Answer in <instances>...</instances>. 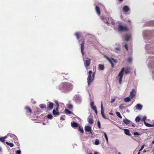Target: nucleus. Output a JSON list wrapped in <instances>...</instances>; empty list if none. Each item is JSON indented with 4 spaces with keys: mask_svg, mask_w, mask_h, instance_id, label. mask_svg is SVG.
I'll list each match as a JSON object with an SVG mask.
<instances>
[{
    "mask_svg": "<svg viewBox=\"0 0 154 154\" xmlns=\"http://www.w3.org/2000/svg\"><path fill=\"white\" fill-rule=\"evenodd\" d=\"M146 63L154 80V56L153 55L146 56Z\"/></svg>",
    "mask_w": 154,
    "mask_h": 154,
    "instance_id": "1",
    "label": "nucleus"
},
{
    "mask_svg": "<svg viewBox=\"0 0 154 154\" xmlns=\"http://www.w3.org/2000/svg\"><path fill=\"white\" fill-rule=\"evenodd\" d=\"M142 35L145 41L150 40L154 38V29L144 30Z\"/></svg>",
    "mask_w": 154,
    "mask_h": 154,
    "instance_id": "2",
    "label": "nucleus"
},
{
    "mask_svg": "<svg viewBox=\"0 0 154 154\" xmlns=\"http://www.w3.org/2000/svg\"><path fill=\"white\" fill-rule=\"evenodd\" d=\"M73 88L72 85L69 82H63L59 86V88L61 91L64 93L70 91Z\"/></svg>",
    "mask_w": 154,
    "mask_h": 154,
    "instance_id": "3",
    "label": "nucleus"
},
{
    "mask_svg": "<svg viewBox=\"0 0 154 154\" xmlns=\"http://www.w3.org/2000/svg\"><path fill=\"white\" fill-rule=\"evenodd\" d=\"M145 48L147 53L154 55V39L146 44Z\"/></svg>",
    "mask_w": 154,
    "mask_h": 154,
    "instance_id": "4",
    "label": "nucleus"
},
{
    "mask_svg": "<svg viewBox=\"0 0 154 154\" xmlns=\"http://www.w3.org/2000/svg\"><path fill=\"white\" fill-rule=\"evenodd\" d=\"M130 67H127L125 70L124 68H123L121 69L120 72L118 74V76L119 77V82L120 84L122 83V78L124 74V72L125 71V73L126 74H128L130 70Z\"/></svg>",
    "mask_w": 154,
    "mask_h": 154,
    "instance_id": "5",
    "label": "nucleus"
},
{
    "mask_svg": "<svg viewBox=\"0 0 154 154\" xmlns=\"http://www.w3.org/2000/svg\"><path fill=\"white\" fill-rule=\"evenodd\" d=\"M85 36V38H88L87 42L89 44L93 46L95 45L96 40L94 35L88 34L87 35Z\"/></svg>",
    "mask_w": 154,
    "mask_h": 154,
    "instance_id": "6",
    "label": "nucleus"
},
{
    "mask_svg": "<svg viewBox=\"0 0 154 154\" xmlns=\"http://www.w3.org/2000/svg\"><path fill=\"white\" fill-rule=\"evenodd\" d=\"M94 77V72L93 73L91 70H90L88 72V75L87 78L88 85L89 86L91 83L93 81Z\"/></svg>",
    "mask_w": 154,
    "mask_h": 154,
    "instance_id": "7",
    "label": "nucleus"
},
{
    "mask_svg": "<svg viewBox=\"0 0 154 154\" xmlns=\"http://www.w3.org/2000/svg\"><path fill=\"white\" fill-rule=\"evenodd\" d=\"M119 25L118 26V30L120 32L123 31H127L128 30V27L125 26H123L121 25V23L120 22H118Z\"/></svg>",
    "mask_w": 154,
    "mask_h": 154,
    "instance_id": "8",
    "label": "nucleus"
},
{
    "mask_svg": "<svg viewBox=\"0 0 154 154\" xmlns=\"http://www.w3.org/2000/svg\"><path fill=\"white\" fill-rule=\"evenodd\" d=\"M75 98V101L77 104H79L81 103L82 98L80 96L76 95Z\"/></svg>",
    "mask_w": 154,
    "mask_h": 154,
    "instance_id": "9",
    "label": "nucleus"
},
{
    "mask_svg": "<svg viewBox=\"0 0 154 154\" xmlns=\"http://www.w3.org/2000/svg\"><path fill=\"white\" fill-rule=\"evenodd\" d=\"M145 26H154V20L149 21L146 23Z\"/></svg>",
    "mask_w": 154,
    "mask_h": 154,
    "instance_id": "10",
    "label": "nucleus"
},
{
    "mask_svg": "<svg viewBox=\"0 0 154 154\" xmlns=\"http://www.w3.org/2000/svg\"><path fill=\"white\" fill-rule=\"evenodd\" d=\"M84 65L85 66H89L90 63L91 59L88 57L86 58V60H85L83 58Z\"/></svg>",
    "mask_w": 154,
    "mask_h": 154,
    "instance_id": "11",
    "label": "nucleus"
},
{
    "mask_svg": "<svg viewBox=\"0 0 154 154\" xmlns=\"http://www.w3.org/2000/svg\"><path fill=\"white\" fill-rule=\"evenodd\" d=\"M100 18L104 23H105L108 25H109L110 23H109L108 21L109 18L108 17L103 16L100 17Z\"/></svg>",
    "mask_w": 154,
    "mask_h": 154,
    "instance_id": "12",
    "label": "nucleus"
},
{
    "mask_svg": "<svg viewBox=\"0 0 154 154\" xmlns=\"http://www.w3.org/2000/svg\"><path fill=\"white\" fill-rule=\"evenodd\" d=\"M101 114L102 117L103 118L105 119H109V118H107L105 116L104 110H103V104L102 103V102H101Z\"/></svg>",
    "mask_w": 154,
    "mask_h": 154,
    "instance_id": "13",
    "label": "nucleus"
},
{
    "mask_svg": "<svg viewBox=\"0 0 154 154\" xmlns=\"http://www.w3.org/2000/svg\"><path fill=\"white\" fill-rule=\"evenodd\" d=\"M136 91L134 89H133L131 91L129 97L131 99H132L136 95Z\"/></svg>",
    "mask_w": 154,
    "mask_h": 154,
    "instance_id": "14",
    "label": "nucleus"
},
{
    "mask_svg": "<svg viewBox=\"0 0 154 154\" xmlns=\"http://www.w3.org/2000/svg\"><path fill=\"white\" fill-rule=\"evenodd\" d=\"M84 43L85 42L84 41H83L81 45V52L82 55H84L85 52L84 51Z\"/></svg>",
    "mask_w": 154,
    "mask_h": 154,
    "instance_id": "15",
    "label": "nucleus"
},
{
    "mask_svg": "<svg viewBox=\"0 0 154 154\" xmlns=\"http://www.w3.org/2000/svg\"><path fill=\"white\" fill-rule=\"evenodd\" d=\"M143 107V105L141 104L138 103L134 107V110L138 109L140 110L142 109Z\"/></svg>",
    "mask_w": 154,
    "mask_h": 154,
    "instance_id": "16",
    "label": "nucleus"
},
{
    "mask_svg": "<svg viewBox=\"0 0 154 154\" xmlns=\"http://www.w3.org/2000/svg\"><path fill=\"white\" fill-rule=\"evenodd\" d=\"M124 37L125 40L126 42H128L131 38V35L129 33L127 34L124 35Z\"/></svg>",
    "mask_w": 154,
    "mask_h": 154,
    "instance_id": "17",
    "label": "nucleus"
},
{
    "mask_svg": "<svg viewBox=\"0 0 154 154\" xmlns=\"http://www.w3.org/2000/svg\"><path fill=\"white\" fill-rule=\"evenodd\" d=\"M122 10L125 13H127L129 11L130 8L128 6H125L123 7Z\"/></svg>",
    "mask_w": 154,
    "mask_h": 154,
    "instance_id": "18",
    "label": "nucleus"
},
{
    "mask_svg": "<svg viewBox=\"0 0 154 154\" xmlns=\"http://www.w3.org/2000/svg\"><path fill=\"white\" fill-rule=\"evenodd\" d=\"M54 105V104L52 103L49 102L48 103V107L50 110L53 109Z\"/></svg>",
    "mask_w": 154,
    "mask_h": 154,
    "instance_id": "19",
    "label": "nucleus"
},
{
    "mask_svg": "<svg viewBox=\"0 0 154 154\" xmlns=\"http://www.w3.org/2000/svg\"><path fill=\"white\" fill-rule=\"evenodd\" d=\"M71 125L74 128H75L78 126V124L75 122H71Z\"/></svg>",
    "mask_w": 154,
    "mask_h": 154,
    "instance_id": "20",
    "label": "nucleus"
},
{
    "mask_svg": "<svg viewBox=\"0 0 154 154\" xmlns=\"http://www.w3.org/2000/svg\"><path fill=\"white\" fill-rule=\"evenodd\" d=\"M85 131L88 132H89L91 131V128L90 126H86L85 128Z\"/></svg>",
    "mask_w": 154,
    "mask_h": 154,
    "instance_id": "21",
    "label": "nucleus"
},
{
    "mask_svg": "<svg viewBox=\"0 0 154 154\" xmlns=\"http://www.w3.org/2000/svg\"><path fill=\"white\" fill-rule=\"evenodd\" d=\"M95 11L98 15H100V11L99 7L97 6L95 7Z\"/></svg>",
    "mask_w": 154,
    "mask_h": 154,
    "instance_id": "22",
    "label": "nucleus"
},
{
    "mask_svg": "<svg viewBox=\"0 0 154 154\" xmlns=\"http://www.w3.org/2000/svg\"><path fill=\"white\" fill-rule=\"evenodd\" d=\"M52 113L53 115L55 116H57L59 114V112L56 111L55 109L53 110Z\"/></svg>",
    "mask_w": 154,
    "mask_h": 154,
    "instance_id": "23",
    "label": "nucleus"
},
{
    "mask_svg": "<svg viewBox=\"0 0 154 154\" xmlns=\"http://www.w3.org/2000/svg\"><path fill=\"white\" fill-rule=\"evenodd\" d=\"M125 134L127 135L130 136L131 134H130V131L128 129H124Z\"/></svg>",
    "mask_w": 154,
    "mask_h": 154,
    "instance_id": "24",
    "label": "nucleus"
},
{
    "mask_svg": "<svg viewBox=\"0 0 154 154\" xmlns=\"http://www.w3.org/2000/svg\"><path fill=\"white\" fill-rule=\"evenodd\" d=\"M91 107L93 109H95L96 108V106L94 105V102H91L90 103Z\"/></svg>",
    "mask_w": 154,
    "mask_h": 154,
    "instance_id": "25",
    "label": "nucleus"
},
{
    "mask_svg": "<svg viewBox=\"0 0 154 154\" xmlns=\"http://www.w3.org/2000/svg\"><path fill=\"white\" fill-rule=\"evenodd\" d=\"M123 122L126 124L127 125L129 124L131 121L126 118L123 120Z\"/></svg>",
    "mask_w": 154,
    "mask_h": 154,
    "instance_id": "26",
    "label": "nucleus"
},
{
    "mask_svg": "<svg viewBox=\"0 0 154 154\" xmlns=\"http://www.w3.org/2000/svg\"><path fill=\"white\" fill-rule=\"evenodd\" d=\"M98 68L99 70H103L104 69V66L103 65L99 64L98 65Z\"/></svg>",
    "mask_w": 154,
    "mask_h": 154,
    "instance_id": "27",
    "label": "nucleus"
},
{
    "mask_svg": "<svg viewBox=\"0 0 154 154\" xmlns=\"http://www.w3.org/2000/svg\"><path fill=\"white\" fill-rule=\"evenodd\" d=\"M108 21L109 23L111 22L112 25H114L115 24V23L113 21V20L112 18H109Z\"/></svg>",
    "mask_w": 154,
    "mask_h": 154,
    "instance_id": "28",
    "label": "nucleus"
},
{
    "mask_svg": "<svg viewBox=\"0 0 154 154\" xmlns=\"http://www.w3.org/2000/svg\"><path fill=\"white\" fill-rule=\"evenodd\" d=\"M25 109L26 110V112H28L30 114L32 113V110L30 108L27 106H26L25 107Z\"/></svg>",
    "mask_w": 154,
    "mask_h": 154,
    "instance_id": "29",
    "label": "nucleus"
},
{
    "mask_svg": "<svg viewBox=\"0 0 154 154\" xmlns=\"http://www.w3.org/2000/svg\"><path fill=\"white\" fill-rule=\"evenodd\" d=\"M135 121L136 122H139L140 120V118L139 116H137L135 119Z\"/></svg>",
    "mask_w": 154,
    "mask_h": 154,
    "instance_id": "30",
    "label": "nucleus"
},
{
    "mask_svg": "<svg viewBox=\"0 0 154 154\" xmlns=\"http://www.w3.org/2000/svg\"><path fill=\"white\" fill-rule=\"evenodd\" d=\"M65 112L66 114H71L72 112L69 109H66L65 110Z\"/></svg>",
    "mask_w": 154,
    "mask_h": 154,
    "instance_id": "31",
    "label": "nucleus"
},
{
    "mask_svg": "<svg viewBox=\"0 0 154 154\" xmlns=\"http://www.w3.org/2000/svg\"><path fill=\"white\" fill-rule=\"evenodd\" d=\"M78 130L81 133H84V130L83 128H82L80 126L79 127Z\"/></svg>",
    "mask_w": 154,
    "mask_h": 154,
    "instance_id": "32",
    "label": "nucleus"
},
{
    "mask_svg": "<svg viewBox=\"0 0 154 154\" xmlns=\"http://www.w3.org/2000/svg\"><path fill=\"white\" fill-rule=\"evenodd\" d=\"M131 99L130 97H128L124 99V101L126 102H128L130 101Z\"/></svg>",
    "mask_w": 154,
    "mask_h": 154,
    "instance_id": "33",
    "label": "nucleus"
},
{
    "mask_svg": "<svg viewBox=\"0 0 154 154\" xmlns=\"http://www.w3.org/2000/svg\"><path fill=\"white\" fill-rule=\"evenodd\" d=\"M120 49L121 48L120 46H118V47H115L114 48L115 51L116 52H118L119 51H120Z\"/></svg>",
    "mask_w": 154,
    "mask_h": 154,
    "instance_id": "34",
    "label": "nucleus"
},
{
    "mask_svg": "<svg viewBox=\"0 0 154 154\" xmlns=\"http://www.w3.org/2000/svg\"><path fill=\"white\" fill-rule=\"evenodd\" d=\"M106 57V59L108 60L109 62V63H110V64H112V63H113V61L112 60L113 58H111L110 59L109 58L107 57Z\"/></svg>",
    "mask_w": 154,
    "mask_h": 154,
    "instance_id": "35",
    "label": "nucleus"
},
{
    "mask_svg": "<svg viewBox=\"0 0 154 154\" xmlns=\"http://www.w3.org/2000/svg\"><path fill=\"white\" fill-rule=\"evenodd\" d=\"M5 143L7 144L10 146L11 147H13L14 146V144L13 143H9L8 142H6Z\"/></svg>",
    "mask_w": 154,
    "mask_h": 154,
    "instance_id": "36",
    "label": "nucleus"
},
{
    "mask_svg": "<svg viewBox=\"0 0 154 154\" xmlns=\"http://www.w3.org/2000/svg\"><path fill=\"white\" fill-rule=\"evenodd\" d=\"M35 111H36L34 112L35 113H38L40 112H41V111L40 110V109L38 108H35Z\"/></svg>",
    "mask_w": 154,
    "mask_h": 154,
    "instance_id": "37",
    "label": "nucleus"
},
{
    "mask_svg": "<svg viewBox=\"0 0 154 154\" xmlns=\"http://www.w3.org/2000/svg\"><path fill=\"white\" fill-rule=\"evenodd\" d=\"M88 122L90 124H92L94 122V120L91 118H88Z\"/></svg>",
    "mask_w": 154,
    "mask_h": 154,
    "instance_id": "38",
    "label": "nucleus"
},
{
    "mask_svg": "<svg viewBox=\"0 0 154 154\" xmlns=\"http://www.w3.org/2000/svg\"><path fill=\"white\" fill-rule=\"evenodd\" d=\"M79 32H76L75 34V35L76 36V38L77 39H79Z\"/></svg>",
    "mask_w": 154,
    "mask_h": 154,
    "instance_id": "39",
    "label": "nucleus"
},
{
    "mask_svg": "<svg viewBox=\"0 0 154 154\" xmlns=\"http://www.w3.org/2000/svg\"><path fill=\"white\" fill-rule=\"evenodd\" d=\"M144 124L146 126L148 127H152L153 126L152 125L146 122Z\"/></svg>",
    "mask_w": 154,
    "mask_h": 154,
    "instance_id": "40",
    "label": "nucleus"
},
{
    "mask_svg": "<svg viewBox=\"0 0 154 154\" xmlns=\"http://www.w3.org/2000/svg\"><path fill=\"white\" fill-rule=\"evenodd\" d=\"M103 133L104 134L106 140V142L107 143H108V137H107V135L105 132H103Z\"/></svg>",
    "mask_w": 154,
    "mask_h": 154,
    "instance_id": "41",
    "label": "nucleus"
},
{
    "mask_svg": "<svg viewBox=\"0 0 154 154\" xmlns=\"http://www.w3.org/2000/svg\"><path fill=\"white\" fill-rule=\"evenodd\" d=\"M47 116V118L49 119H51L53 118L52 115L51 114H48Z\"/></svg>",
    "mask_w": 154,
    "mask_h": 154,
    "instance_id": "42",
    "label": "nucleus"
},
{
    "mask_svg": "<svg viewBox=\"0 0 154 154\" xmlns=\"http://www.w3.org/2000/svg\"><path fill=\"white\" fill-rule=\"evenodd\" d=\"M116 114L117 115V116L120 118L121 119L122 118V116H121L120 113L119 112H116Z\"/></svg>",
    "mask_w": 154,
    "mask_h": 154,
    "instance_id": "43",
    "label": "nucleus"
},
{
    "mask_svg": "<svg viewBox=\"0 0 154 154\" xmlns=\"http://www.w3.org/2000/svg\"><path fill=\"white\" fill-rule=\"evenodd\" d=\"M7 136H10L11 137L14 138V137H15V136L13 134H11V133H9L7 134Z\"/></svg>",
    "mask_w": 154,
    "mask_h": 154,
    "instance_id": "44",
    "label": "nucleus"
},
{
    "mask_svg": "<svg viewBox=\"0 0 154 154\" xmlns=\"http://www.w3.org/2000/svg\"><path fill=\"white\" fill-rule=\"evenodd\" d=\"M39 107L41 108H44L46 107V106L44 104H41L39 105Z\"/></svg>",
    "mask_w": 154,
    "mask_h": 154,
    "instance_id": "45",
    "label": "nucleus"
},
{
    "mask_svg": "<svg viewBox=\"0 0 154 154\" xmlns=\"http://www.w3.org/2000/svg\"><path fill=\"white\" fill-rule=\"evenodd\" d=\"M99 140L98 139H96L95 141V144L96 145H97L99 144Z\"/></svg>",
    "mask_w": 154,
    "mask_h": 154,
    "instance_id": "46",
    "label": "nucleus"
},
{
    "mask_svg": "<svg viewBox=\"0 0 154 154\" xmlns=\"http://www.w3.org/2000/svg\"><path fill=\"white\" fill-rule=\"evenodd\" d=\"M67 107L69 109H72V108H73V106H72V105L71 104H69L68 105V106H67Z\"/></svg>",
    "mask_w": 154,
    "mask_h": 154,
    "instance_id": "47",
    "label": "nucleus"
},
{
    "mask_svg": "<svg viewBox=\"0 0 154 154\" xmlns=\"http://www.w3.org/2000/svg\"><path fill=\"white\" fill-rule=\"evenodd\" d=\"M146 119V116H144L143 117L142 119V121L144 122V124H145V122H146L145 121V120Z\"/></svg>",
    "mask_w": 154,
    "mask_h": 154,
    "instance_id": "48",
    "label": "nucleus"
},
{
    "mask_svg": "<svg viewBox=\"0 0 154 154\" xmlns=\"http://www.w3.org/2000/svg\"><path fill=\"white\" fill-rule=\"evenodd\" d=\"M65 117V115H62L60 117V119L61 120H64V117Z\"/></svg>",
    "mask_w": 154,
    "mask_h": 154,
    "instance_id": "49",
    "label": "nucleus"
},
{
    "mask_svg": "<svg viewBox=\"0 0 154 154\" xmlns=\"http://www.w3.org/2000/svg\"><path fill=\"white\" fill-rule=\"evenodd\" d=\"M134 135L137 137L140 135V134L138 133L137 132H135L134 133Z\"/></svg>",
    "mask_w": 154,
    "mask_h": 154,
    "instance_id": "50",
    "label": "nucleus"
},
{
    "mask_svg": "<svg viewBox=\"0 0 154 154\" xmlns=\"http://www.w3.org/2000/svg\"><path fill=\"white\" fill-rule=\"evenodd\" d=\"M97 125H98V127H99V128H101L100 123V122L99 121H98L97 122Z\"/></svg>",
    "mask_w": 154,
    "mask_h": 154,
    "instance_id": "51",
    "label": "nucleus"
},
{
    "mask_svg": "<svg viewBox=\"0 0 154 154\" xmlns=\"http://www.w3.org/2000/svg\"><path fill=\"white\" fill-rule=\"evenodd\" d=\"M132 60V59L131 57H129L128 59V61L129 63H131Z\"/></svg>",
    "mask_w": 154,
    "mask_h": 154,
    "instance_id": "52",
    "label": "nucleus"
},
{
    "mask_svg": "<svg viewBox=\"0 0 154 154\" xmlns=\"http://www.w3.org/2000/svg\"><path fill=\"white\" fill-rule=\"evenodd\" d=\"M0 141L3 143L5 141V140L4 138L2 137H0Z\"/></svg>",
    "mask_w": 154,
    "mask_h": 154,
    "instance_id": "53",
    "label": "nucleus"
},
{
    "mask_svg": "<svg viewBox=\"0 0 154 154\" xmlns=\"http://www.w3.org/2000/svg\"><path fill=\"white\" fill-rule=\"evenodd\" d=\"M119 108L120 109H123L124 108V106H123V105L122 104H121L119 106Z\"/></svg>",
    "mask_w": 154,
    "mask_h": 154,
    "instance_id": "54",
    "label": "nucleus"
},
{
    "mask_svg": "<svg viewBox=\"0 0 154 154\" xmlns=\"http://www.w3.org/2000/svg\"><path fill=\"white\" fill-rule=\"evenodd\" d=\"M124 47L125 48V49H126V50L128 51V49L127 44H125V45Z\"/></svg>",
    "mask_w": 154,
    "mask_h": 154,
    "instance_id": "55",
    "label": "nucleus"
},
{
    "mask_svg": "<svg viewBox=\"0 0 154 154\" xmlns=\"http://www.w3.org/2000/svg\"><path fill=\"white\" fill-rule=\"evenodd\" d=\"M17 154H20L21 153V151L20 150H17L16 152Z\"/></svg>",
    "mask_w": 154,
    "mask_h": 154,
    "instance_id": "56",
    "label": "nucleus"
},
{
    "mask_svg": "<svg viewBox=\"0 0 154 154\" xmlns=\"http://www.w3.org/2000/svg\"><path fill=\"white\" fill-rule=\"evenodd\" d=\"M144 145H143L141 148V149L139 150L140 151H141L142 150H143V149L144 148Z\"/></svg>",
    "mask_w": 154,
    "mask_h": 154,
    "instance_id": "57",
    "label": "nucleus"
},
{
    "mask_svg": "<svg viewBox=\"0 0 154 154\" xmlns=\"http://www.w3.org/2000/svg\"><path fill=\"white\" fill-rule=\"evenodd\" d=\"M54 103H56V106H59V103H58V102L57 101V100H55L54 101Z\"/></svg>",
    "mask_w": 154,
    "mask_h": 154,
    "instance_id": "58",
    "label": "nucleus"
},
{
    "mask_svg": "<svg viewBox=\"0 0 154 154\" xmlns=\"http://www.w3.org/2000/svg\"><path fill=\"white\" fill-rule=\"evenodd\" d=\"M115 100V98H113V99H111V103H113V102H114Z\"/></svg>",
    "mask_w": 154,
    "mask_h": 154,
    "instance_id": "59",
    "label": "nucleus"
},
{
    "mask_svg": "<svg viewBox=\"0 0 154 154\" xmlns=\"http://www.w3.org/2000/svg\"><path fill=\"white\" fill-rule=\"evenodd\" d=\"M93 110L94 111L95 113L97 115V111L96 108H95V109H94Z\"/></svg>",
    "mask_w": 154,
    "mask_h": 154,
    "instance_id": "60",
    "label": "nucleus"
},
{
    "mask_svg": "<svg viewBox=\"0 0 154 154\" xmlns=\"http://www.w3.org/2000/svg\"><path fill=\"white\" fill-rule=\"evenodd\" d=\"M59 107V106H57L56 108V111H57L58 110Z\"/></svg>",
    "mask_w": 154,
    "mask_h": 154,
    "instance_id": "61",
    "label": "nucleus"
},
{
    "mask_svg": "<svg viewBox=\"0 0 154 154\" xmlns=\"http://www.w3.org/2000/svg\"><path fill=\"white\" fill-rule=\"evenodd\" d=\"M112 60H113V61L114 62V63H117L116 61L113 58V59H112Z\"/></svg>",
    "mask_w": 154,
    "mask_h": 154,
    "instance_id": "62",
    "label": "nucleus"
},
{
    "mask_svg": "<svg viewBox=\"0 0 154 154\" xmlns=\"http://www.w3.org/2000/svg\"><path fill=\"white\" fill-rule=\"evenodd\" d=\"M3 137V138H4V139H5L7 138V136H5V137Z\"/></svg>",
    "mask_w": 154,
    "mask_h": 154,
    "instance_id": "63",
    "label": "nucleus"
},
{
    "mask_svg": "<svg viewBox=\"0 0 154 154\" xmlns=\"http://www.w3.org/2000/svg\"><path fill=\"white\" fill-rule=\"evenodd\" d=\"M94 154H98V152H95L94 153Z\"/></svg>",
    "mask_w": 154,
    "mask_h": 154,
    "instance_id": "64",
    "label": "nucleus"
}]
</instances>
